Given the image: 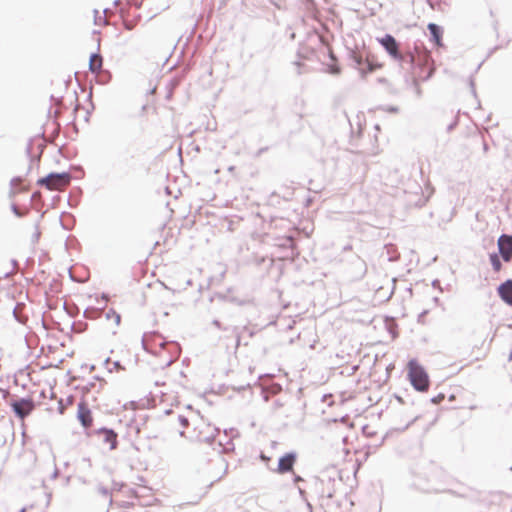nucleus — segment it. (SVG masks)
Masks as SVG:
<instances>
[{
  "instance_id": "obj_9",
  "label": "nucleus",
  "mask_w": 512,
  "mask_h": 512,
  "mask_svg": "<svg viewBox=\"0 0 512 512\" xmlns=\"http://www.w3.org/2000/svg\"><path fill=\"white\" fill-rule=\"evenodd\" d=\"M77 419L84 429H89L93 424V417L90 408L85 400H81L77 405Z\"/></svg>"
},
{
  "instance_id": "obj_7",
  "label": "nucleus",
  "mask_w": 512,
  "mask_h": 512,
  "mask_svg": "<svg viewBox=\"0 0 512 512\" xmlns=\"http://www.w3.org/2000/svg\"><path fill=\"white\" fill-rule=\"evenodd\" d=\"M498 253L504 262L512 260V235L503 233L497 240Z\"/></svg>"
},
{
  "instance_id": "obj_5",
  "label": "nucleus",
  "mask_w": 512,
  "mask_h": 512,
  "mask_svg": "<svg viewBox=\"0 0 512 512\" xmlns=\"http://www.w3.org/2000/svg\"><path fill=\"white\" fill-rule=\"evenodd\" d=\"M195 439L199 442L208 444L215 443V437L219 433V429L211 426L210 424L202 422L199 426L195 427Z\"/></svg>"
},
{
  "instance_id": "obj_58",
  "label": "nucleus",
  "mask_w": 512,
  "mask_h": 512,
  "mask_svg": "<svg viewBox=\"0 0 512 512\" xmlns=\"http://www.w3.org/2000/svg\"><path fill=\"white\" fill-rule=\"evenodd\" d=\"M109 362H110V358H107L104 363L108 364Z\"/></svg>"
},
{
  "instance_id": "obj_33",
  "label": "nucleus",
  "mask_w": 512,
  "mask_h": 512,
  "mask_svg": "<svg viewBox=\"0 0 512 512\" xmlns=\"http://www.w3.org/2000/svg\"><path fill=\"white\" fill-rule=\"evenodd\" d=\"M260 459H261L263 462H265V463H267L268 461H270V457L266 456L264 453H261V454H260Z\"/></svg>"
},
{
  "instance_id": "obj_15",
  "label": "nucleus",
  "mask_w": 512,
  "mask_h": 512,
  "mask_svg": "<svg viewBox=\"0 0 512 512\" xmlns=\"http://www.w3.org/2000/svg\"><path fill=\"white\" fill-rule=\"evenodd\" d=\"M60 174L66 175L67 178H53L52 184L54 185V190H58L61 189L62 187L69 185L72 180V175L69 172H61Z\"/></svg>"
},
{
  "instance_id": "obj_10",
  "label": "nucleus",
  "mask_w": 512,
  "mask_h": 512,
  "mask_svg": "<svg viewBox=\"0 0 512 512\" xmlns=\"http://www.w3.org/2000/svg\"><path fill=\"white\" fill-rule=\"evenodd\" d=\"M95 433L103 436V443L107 444L109 446L110 450H114L117 448L118 435L113 429L101 427V428L95 430Z\"/></svg>"
},
{
  "instance_id": "obj_59",
  "label": "nucleus",
  "mask_w": 512,
  "mask_h": 512,
  "mask_svg": "<svg viewBox=\"0 0 512 512\" xmlns=\"http://www.w3.org/2000/svg\"><path fill=\"white\" fill-rule=\"evenodd\" d=\"M95 380L102 381V379L100 377H98V376L95 377Z\"/></svg>"
},
{
  "instance_id": "obj_39",
  "label": "nucleus",
  "mask_w": 512,
  "mask_h": 512,
  "mask_svg": "<svg viewBox=\"0 0 512 512\" xmlns=\"http://www.w3.org/2000/svg\"><path fill=\"white\" fill-rule=\"evenodd\" d=\"M359 264L361 266V269L363 270V274H365L366 273V264L363 261L359 262Z\"/></svg>"
},
{
  "instance_id": "obj_47",
  "label": "nucleus",
  "mask_w": 512,
  "mask_h": 512,
  "mask_svg": "<svg viewBox=\"0 0 512 512\" xmlns=\"http://www.w3.org/2000/svg\"><path fill=\"white\" fill-rule=\"evenodd\" d=\"M483 150L486 152L488 150V144L483 142Z\"/></svg>"
},
{
  "instance_id": "obj_42",
  "label": "nucleus",
  "mask_w": 512,
  "mask_h": 512,
  "mask_svg": "<svg viewBox=\"0 0 512 512\" xmlns=\"http://www.w3.org/2000/svg\"><path fill=\"white\" fill-rule=\"evenodd\" d=\"M339 72H340V69L338 67L331 68V73L332 74H338Z\"/></svg>"
},
{
  "instance_id": "obj_43",
  "label": "nucleus",
  "mask_w": 512,
  "mask_h": 512,
  "mask_svg": "<svg viewBox=\"0 0 512 512\" xmlns=\"http://www.w3.org/2000/svg\"><path fill=\"white\" fill-rule=\"evenodd\" d=\"M142 346H143V348H144L146 351H149V350H148V348H147L146 341H145V336L142 338Z\"/></svg>"
},
{
  "instance_id": "obj_46",
  "label": "nucleus",
  "mask_w": 512,
  "mask_h": 512,
  "mask_svg": "<svg viewBox=\"0 0 512 512\" xmlns=\"http://www.w3.org/2000/svg\"><path fill=\"white\" fill-rule=\"evenodd\" d=\"M414 83H415V85H416V92H417V94H418V95H420V93H421V92H420V89H419V87H418L417 81H416V80H414Z\"/></svg>"
},
{
  "instance_id": "obj_13",
  "label": "nucleus",
  "mask_w": 512,
  "mask_h": 512,
  "mask_svg": "<svg viewBox=\"0 0 512 512\" xmlns=\"http://www.w3.org/2000/svg\"><path fill=\"white\" fill-rule=\"evenodd\" d=\"M53 178L65 179L67 178V176L64 174H57V172H51L47 176L38 179L37 184L39 186L46 187L48 190H54V185L52 184Z\"/></svg>"
},
{
  "instance_id": "obj_64",
  "label": "nucleus",
  "mask_w": 512,
  "mask_h": 512,
  "mask_svg": "<svg viewBox=\"0 0 512 512\" xmlns=\"http://www.w3.org/2000/svg\"><path fill=\"white\" fill-rule=\"evenodd\" d=\"M510 470L512 471V467L510 468Z\"/></svg>"
},
{
  "instance_id": "obj_27",
  "label": "nucleus",
  "mask_w": 512,
  "mask_h": 512,
  "mask_svg": "<svg viewBox=\"0 0 512 512\" xmlns=\"http://www.w3.org/2000/svg\"><path fill=\"white\" fill-rule=\"evenodd\" d=\"M177 420L182 427H187L189 425V419L184 415H177Z\"/></svg>"
},
{
  "instance_id": "obj_40",
  "label": "nucleus",
  "mask_w": 512,
  "mask_h": 512,
  "mask_svg": "<svg viewBox=\"0 0 512 512\" xmlns=\"http://www.w3.org/2000/svg\"><path fill=\"white\" fill-rule=\"evenodd\" d=\"M388 111L392 112V113H396L398 111V108L395 107V106H391V107L388 108Z\"/></svg>"
},
{
  "instance_id": "obj_31",
  "label": "nucleus",
  "mask_w": 512,
  "mask_h": 512,
  "mask_svg": "<svg viewBox=\"0 0 512 512\" xmlns=\"http://www.w3.org/2000/svg\"><path fill=\"white\" fill-rule=\"evenodd\" d=\"M111 312H112V315H113V317H114L115 323H116L117 325H119V324H120V321H121V316H120V314L116 313L114 310H111Z\"/></svg>"
},
{
  "instance_id": "obj_55",
  "label": "nucleus",
  "mask_w": 512,
  "mask_h": 512,
  "mask_svg": "<svg viewBox=\"0 0 512 512\" xmlns=\"http://www.w3.org/2000/svg\"><path fill=\"white\" fill-rule=\"evenodd\" d=\"M59 411H60L61 414L63 413L64 409H63L62 406H59Z\"/></svg>"
},
{
  "instance_id": "obj_36",
  "label": "nucleus",
  "mask_w": 512,
  "mask_h": 512,
  "mask_svg": "<svg viewBox=\"0 0 512 512\" xmlns=\"http://www.w3.org/2000/svg\"><path fill=\"white\" fill-rule=\"evenodd\" d=\"M212 324H213L216 328H218V329H222V325H221L220 321H218V320H213Z\"/></svg>"
},
{
  "instance_id": "obj_12",
  "label": "nucleus",
  "mask_w": 512,
  "mask_h": 512,
  "mask_svg": "<svg viewBox=\"0 0 512 512\" xmlns=\"http://www.w3.org/2000/svg\"><path fill=\"white\" fill-rule=\"evenodd\" d=\"M431 39L437 46H442L443 29L436 23H429L427 26Z\"/></svg>"
},
{
  "instance_id": "obj_34",
  "label": "nucleus",
  "mask_w": 512,
  "mask_h": 512,
  "mask_svg": "<svg viewBox=\"0 0 512 512\" xmlns=\"http://www.w3.org/2000/svg\"><path fill=\"white\" fill-rule=\"evenodd\" d=\"M432 286L434 288H439L441 290V288H440V281L438 279H435V280L432 281Z\"/></svg>"
},
{
  "instance_id": "obj_11",
  "label": "nucleus",
  "mask_w": 512,
  "mask_h": 512,
  "mask_svg": "<svg viewBox=\"0 0 512 512\" xmlns=\"http://www.w3.org/2000/svg\"><path fill=\"white\" fill-rule=\"evenodd\" d=\"M500 299L507 305L512 306V279H507L497 288Z\"/></svg>"
},
{
  "instance_id": "obj_25",
  "label": "nucleus",
  "mask_w": 512,
  "mask_h": 512,
  "mask_svg": "<svg viewBox=\"0 0 512 512\" xmlns=\"http://www.w3.org/2000/svg\"><path fill=\"white\" fill-rule=\"evenodd\" d=\"M87 324L86 323H73L72 324V329L77 332V333H81L82 331H84V329L86 328Z\"/></svg>"
},
{
  "instance_id": "obj_19",
  "label": "nucleus",
  "mask_w": 512,
  "mask_h": 512,
  "mask_svg": "<svg viewBox=\"0 0 512 512\" xmlns=\"http://www.w3.org/2000/svg\"><path fill=\"white\" fill-rule=\"evenodd\" d=\"M217 445L219 447L218 453H225L234 449L231 439L227 440L225 443H223L222 440H219Z\"/></svg>"
},
{
  "instance_id": "obj_30",
  "label": "nucleus",
  "mask_w": 512,
  "mask_h": 512,
  "mask_svg": "<svg viewBox=\"0 0 512 512\" xmlns=\"http://www.w3.org/2000/svg\"><path fill=\"white\" fill-rule=\"evenodd\" d=\"M469 84H470V88H471V93L476 98L477 95H476V90H475V84H474V80L472 78L469 79Z\"/></svg>"
},
{
  "instance_id": "obj_29",
  "label": "nucleus",
  "mask_w": 512,
  "mask_h": 512,
  "mask_svg": "<svg viewBox=\"0 0 512 512\" xmlns=\"http://www.w3.org/2000/svg\"><path fill=\"white\" fill-rule=\"evenodd\" d=\"M444 398L445 396L443 394H439L438 396L431 398V402L434 404H439Z\"/></svg>"
},
{
  "instance_id": "obj_35",
  "label": "nucleus",
  "mask_w": 512,
  "mask_h": 512,
  "mask_svg": "<svg viewBox=\"0 0 512 512\" xmlns=\"http://www.w3.org/2000/svg\"><path fill=\"white\" fill-rule=\"evenodd\" d=\"M268 148L267 147H263L261 149H259L255 155V157H259L262 153H264L265 151H267Z\"/></svg>"
},
{
  "instance_id": "obj_2",
  "label": "nucleus",
  "mask_w": 512,
  "mask_h": 512,
  "mask_svg": "<svg viewBox=\"0 0 512 512\" xmlns=\"http://www.w3.org/2000/svg\"><path fill=\"white\" fill-rule=\"evenodd\" d=\"M378 41L385 51L397 61L403 69H413L417 64L416 57L412 52L401 53L399 43L391 34H385L382 38L378 39Z\"/></svg>"
},
{
  "instance_id": "obj_22",
  "label": "nucleus",
  "mask_w": 512,
  "mask_h": 512,
  "mask_svg": "<svg viewBox=\"0 0 512 512\" xmlns=\"http://www.w3.org/2000/svg\"><path fill=\"white\" fill-rule=\"evenodd\" d=\"M100 314V311L96 308H87L85 311H84V317L87 318V319H95L99 316Z\"/></svg>"
},
{
  "instance_id": "obj_23",
  "label": "nucleus",
  "mask_w": 512,
  "mask_h": 512,
  "mask_svg": "<svg viewBox=\"0 0 512 512\" xmlns=\"http://www.w3.org/2000/svg\"><path fill=\"white\" fill-rule=\"evenodd\" d=\"M419 415H414L413 417L410 418L409 421H407V423L403 426H398L396 427L395 429L397 431H400V432H404L405 430H407L414 422H416L418 419H419Z\"/></svg>"
},
{
  "instance_id": "obj_52",
  "label": "nucleus",
  "mask_w": 512,
  "mask_h": 512,
  "mask_svg": "<svg viewBox=\"0 0 512 512\" xmlns=\"http://www.w3.org/2000/svg\"><path fill=\"white\" fill-rule=\"evenodd\" d=\"M11 263H12L13 267H16V266H17V264H18V263H17V261H16V260H14V259L11 261Z\"/></svg>"
},
{
  "instance_id": "obj_17",
  "label": "nucleus",
  "mask_w": 512,
  "mask_h": 512,
  "mask_svg": "<svg viewBox=\"0 0 512 512\" xmlns=\"http://www.w3.org/2000/svg\"><path fill=\"white\" fill-rule=\"evenodd\" d=\"M97 75V83L101 85L108 84L111 81L112 75L108 70H103L101 68V71H98V73H95Z\"/></svg>"
},
{
  "instance_id": "obj_28",
  "label": "nucleus",
  "mask_w": 512,
  "mask_h": 512,
  "mask_svg": "<svg viewBox=\"0 0 512 512\" xmlns=\"http://www.w3.org/2000/svg\"><path fill=\"white\" fill-rule=\"evenodd\" d=\"M123 25H124V28H125L126 30H132V29H134V27H135V23H133L132 21H126V20H125V21L123 22Z\"/></svg>"
},
{
  "instance_id": "obj_44",
  "label": "nucleus",
  "mask_w": 512,
  "mask_h": 512,
  "mask_svg": "<svg viewBox=\"0 0 512 512\" xmlns=\"http://www.w3.org/2000/svg\"><path fill=\"white\" fill-rule=\"evenodd\" d=\"M58 473H59V472H58V469H55V470H54V472H53V474H52V479L57 478Z\"/></svg>"
},
{
  "instance_id": "obj_6",
  "label": "nucleus",
  "mask_w": 512,
  "mask_h": 512,
  "mask_svg": "<svg viewBox=\"0 0 512 512\" xmlns=\"http://www.w3.org/2000/svg\"><path fill=\"white\" fill-rule=\"evenodd\" d=\"M349 60L351 62V66L357 69L362 76L373 72L376 69V65L365 60L364 57L356 51L351 50L349 52Z\"/></svg>"
},
{
  "instance_id": "obj_56",
  "label": "nucleus",
  "mask_w": 512,
  "mask_h": 512,
  "mask_svg": "<svg viewBox=\"0 0 512 512\" xmlns=\"http://www.w3.org/2000/svg\"><path fill=\"white\" fill-rule=\"evenodd\" d=\"M19 512H26V508L25 507L21 508Z\"/></svg>"
},
{
  "instance_id": "obj_16",
  "label": "nucleus",
  "mask_w": 512,
  "mask_h": 512,
  "mask_svg": "<svg viewBox=\"0 0 512 512\" xmlns=\"http://www.w3.org/2000/svg\"><path fill=\"white\" fill-rule=\"evenodd\" d=\"M501 256L499 253L492 252L489 254V261L494 272L498 273L502 270Z\"/></svg>"
},
{
  "instance_id": "obj_41",
  "label": "nucleus",
  "mask_w": 512,
  "mask_h": 512,
  "mask_svg": "<svg viewBox=\"0 0 512 512\" xmlns=\"http://www.w3.org/2000/svg\"><path fill=\"white\" fill-rule=\"evenodd\" d=\"M456 125H457V122H453V123H451V124L447 127V130H448V131L453 130V129H454V127H455Z\"/></svg>"
},
{
  "instance_id": "obj_24",
  "label": "nucleus",
  "mask_w": 512,
  "mask_h": 512,
  "mask_svg": "<svg viewBox=\"0 0 512 512\" xmlns=\"http://www.w3.org/2000/svg\"><path fill=\"white\" fill-rule=\"evenodd\" d=\"M222 298L225 301H228V302H231V303H235V304H237L239 306H242V305L246 304L245 300H240V299H238L236 297L230 296L229 294L223 295Z\"/></svg>"
},
{
  "instance_id": "obj_51",
  "label": "nucleus",
  "mask_w": 512,
  "mask_h": 512,
  "mask_svg": "<svg viewBox=\"0 0 512 512\" xmlns=\"http://www.w3.org/2000/svg\"><path fill=\"white\" fill-rule=\"evenodd\" d=\"M33 161L39 162L40 161V156H37L35 159L32 158L31 162H33Z\"/></svg>"
},
{
  "instance_id": "obj_53",
  "label": "nucleus",
  "mask_w": 512,
  "mask_h": 512,
  "mask_svg": "<svg viewBox=\"0 0 512 512\" xmlns=\"http://www.w3.org/2000/svg\"><path fill=\"white\" fill-rule=\"evenodd\" d=\"M27 153L30 154L31 153V144L28 145L27 147Z\"/></svg>"
},
{
  "instance_id": "obj_38",
  "label": "nucleus",
  "mask_w": 512,
  "mask_h": 512,
  "mask_svg": "<svg viewBox=\"0 0 512 512\" xmlns=\"http://www.w3.org/2000/svg\"><path fill=\"white\" fill-rule=\"evenodd\" d=\"M293 480L295 483H298L303 481V478L300 475H295Z\"/></svg>"
},
{
  "instance_id": "obj_49",
  "label": "nucleus",
  "mask_w": 512,
  "mask_h": 512,
  "mask_svg": "<svg viewBox=\"0 0 512 512\" xmlns=\"http://www.w3.org/2000/svg\"><path fill=\"white\" fill-rule=\"evenodd\" d=\"M396 398H397V400H398L400 403H402V404H405V403H406V402L402 399V397L397 396Z\"/></svg>"
},
{
  "instance_id": "obj_20",
  "label": "nucleus",
  "mask_w": 512,
  "mask_h": 512,
  "mask_svg": "<svg viewBox=\"0 0 512 512\" xmlns=\"http://www.w3.org/2000/svg\"><path fill=\"white\" fill-rule=\"evenodd\" d=\"M97 490L102 496L109 498L108 507L103 511V512H109V507L113 504V499L110 495V491L102 485L98 486Z\"/></svg>"
},
{
  "instance_id": "obj_60",
  "label": "nucleus",
  "mask_w": 512,
  "mask_h": 512,
  "mask_svg": "<svg viewBox=\"0 0 512 512\" xmlns=\"http://www.w3.org/2000/svg\"><path fill=\"white\" fill-rule=\"evenodd\" d=\"M433 300H434V302H436V303L439 301L438 297H434V299H433Z\"/></svg>"
},
{
  "instance_id": "obj_45",
  "label": "nucleus",
  "mask_w": 512,
  "mask_h": 512,
  "mask_svg": "<svg viewBox=\"0 0 512 512\" xmlns=\"http://www.w3.org/2000/svg\"><path fill=\"white\" fill-rule=\"evenodd\" d=\"M113 366H114L115 368H121V364H120V362H119V361H115V362L113 363Z\"/></svg>"
},
{
  "instance_id": "obj_4",
  "label": "nucleus",
  "mask_w": 512,
  "mask_h": 512,
  "mask_svg": "<svg viewBox=\"0 0 512 512\" xmlns=\"http://www.w3.org/2000/svg\"><path fill=\"white\" fill-rule=\"evenodd\" d=\"M11 408L14 414L21 420L25 419L27 416H29L32 411L35 409V403L33 399L26 397V398H19L17 400H14L11 403Z\"/></svg>"
},
{
  "instance_id": "obj_8",
  "label": "nucleus",
  "mask_w": 512,
  "mask_h": 512,
  "mask_svg": "<svg viewBox=\"0 0 512 512\" xmlns=\"http://www.w3.org/2000/svg\"><path fill=\"white\" fill-rule=\"evenodd\" d=\"M297 461V453L294 451L285 453L283 456H281L278 460V465L275 469H273L274 472H277L279 474H285L293 471L294 465Z\"/></svg>"
},
{
  "instance_id": "obj_57",
  "label": "nucleus",
  "mask_w": 512,
  "mask_h": 512,
  "mask_svg": "<svg viewBox=\"0 0 512 512\" xmlns=\"http://www.w3.org/2000/svg\"><path fill=\"white\" fill-rule=\"evenodd\" d=\"M310 203H311V199H308V200H307V204H306V206H309V205H310Z\"/></svg>"
},
{
  "instance_id": "obj_63",
  "label": "nucleus",
  "mask_w": 512,
  "mask_h": 512,
  "mask_svg": "<svg viewBox=\"0 0 512 512\" xmlns=\"http://www.w3.org/2000/svg\"><path fill=\"white\" fill-rule=\"evenodd\" d=\"M511 359H512V353L509 355V360H511Z\"/></svg>"
},
{
  "instance_id": "obj_1",
  "label": "nucleus",
  "mask_w": 512,
  "mask_h": 512,
  "mask_svg": "<svg viewBox=\"0 0 512 512\" xmlns=\"http://www.w3.org/2000/svg\"><path fill=\"white\" fill-rule=\"evenodd\" d=\"M442 476L443 471L439 467L429 464L424 471L415 475L412 485L422 492H440L443 490L440 480Z\"/></svg>"
},
{
  "instance_id": "obj_62",
  "label": "nucleus",
  "mask_w": 512,
  "mask_h": 512,
  "mask_svg": "<svg viewBox=\"0 0 512 512\" xmlns=\"http://www.w3.org/2000/svg\"><path fill=\"white\" fill-rule=\"evenodd\" d=\"M224 433H225V436L227 437L228 436L227 430H224Z\"/></svg>"
},
{
  "instance_id": "obj_21",
  "label": "nucleus",
  "mask_w": 512,
  "mask_h": 512,
  "mask_svg": "<svg viewBox=\"0 0 512 512\" xmlns=\"http://www.w3.org/2000/svg\"><path fill=\"white\" fill-rule=\"evenodd\" d=\"M102 386H103L102 383L97 385L95 382H90L83 387V391H84V393H89L92 391H95L98 393L102 389Z\"/></svg>"
},
{
  "instance_id": "obj_61",
  "label": "nucleus",
  "mask_w": 512,
  "mask_h": 512,
  "mask_svg": "<svg viewBox=\"0 0 512 512\" xmlns=\"http://www.w3.org/2000/svg\"><path fill=\"white\" fill-rule=\"evenodd\" d=\"M9 275H10V273H9V272H7V273H5L4 277H6V278H7V277H9Z\"/></svg>"
},
{
  "instance_id": "obj_32",
  "label": "nucleus",
  "mask_w": 512,
  "mask_h": 512,
  "mask_svg": "<svg viewBox=\"0 0 512 512\" xmlns=\"http://www.w3.org/2000/svg\"><path fill=\"white\" fill-rule=\"evenodd\" d=\"M428 311L427 310H424L422 311L419 315H418V322L419 323H423L424 322V318L425 316L427 315Z\"/></svg>"
},
{
  "instance_id": "obj_48",
  "label": "nucleus",
  "mask_w": 512,
  "mask_h": 512,
  "mask_svg": "<svg viewBox=\"0 0 512 512\" xmlns=\"http://www.w3.org/2000/svg\"><path fill=\"white\" fill-rule=\"evenodd\" d=\"M19 180H20V178H19V177L13 178V179L11 180V185H14V183H15L16 181H19Z\"/></svg>"
},
{
  "instance_id": "obj_18",
  "label": "nucleus",
  "mask_w": 512,
  "mask_h": 512,
  "mask_svg": "<svg viewBox=\"0 0 512 512\" xmlns=\"http://www.w3.org/2000/svg\"><path fill=\"white\" fill-rule=\"evenodd\" d=\"M24 308H25L24 303H17L13 309V316H14L15 320L18 321L19 323H25V321L27 320V317L22 316L20 313V310L24 309Z\"/></svg>"
},
{
  "instance_id": "obj_37",
  "label": "nucleus",
  "mask_w": 512,
  "mask_h": 512,
  "mask_svg": "<svg viewBox=\"0 0 512 512\" xmlns=\"http://www.w3.org/2000/svg\"><path fill=\"white\" fill-rule=\"evenodd\" d=\"M244 331L248 333L249 337H253L254 336V331L247 328V327H244Z\"/></svg>"
},
{
  "instance_id": "obj_50",
  "label": "nucleus",
  "mask_w": 512,
  "mask_h": 512,
  "mask_svg": "<svg viewBox=\"0 0 512 512\" xmlns=\"http://www.w3.org/2000/svg\"><path fill=\"white\" fill-rule=\"evenodd\" d=\"M112 316H113V315H112V312H111V310H109V312H107V314H106V317L109 319V318H110V317H112Z\"/></svg>"
},
{
  "instance_id": "obj_3",
  "label": "nucleus",
  "mask_w": 512,
  "mask_h": 512,
  "mask_svg": "<svg viewBox=\"0 0 512 512\" xmlns=\"http://www.w3.org/2000/svg\"><path fill=\"white\" fill-rule=\"evenodd\" d=\"M408 377L415 390L424 392L429 388V376L416 359L408 362Z\"/></svg>"
},
{
  "instance_id": "obj_26",
  "label": "nucleus",
  "mask_w": 512,
  "mask_h": 512,
  "mask_svg": "<svg viewBox=\"0 0 512 512\" xmlns=\"http://www.w3.org/2000/svg\"><path fill=\"white\" fill-rule=\"evenodd\" d=\"M11 210L12 212L14 213L15 216L17 217H23L27 214V211L26 212H21L19 207L16 205V204H12L11 205Z\"/></svg>"
},
{
  "instance_id": "obj_54",
  "label": "nucleus",
  "mask_w": 512,
  "mask_h": 512,
  "mask_svg": "<svg viewBox=\"0 0 512 512\" xmlns=\"http://www.w3.org/2000/svg\"><path fill=\"white\" fill-rule=\"evenodd\" d=\"M235 432H236V430H235V429H230V431H229V433H230V435H231V436H233Z\"/></svg>"
},
{
  "instance_id": "obj_14",
  "label": "nucleus",
  "mask_w": 512,
  "mask_h": 512,
  "mask_svg": "<svg viewBox=\"0 0 512 512\" xmlns=\"http://www.w3.org/2000/svg\"><path fill=\"white\" fill-rule=\"evenodd\" d=\"M102 68V56L99 53H92L89 59V70L92 73H98Z\"/></svg>"
}]
</instances>
